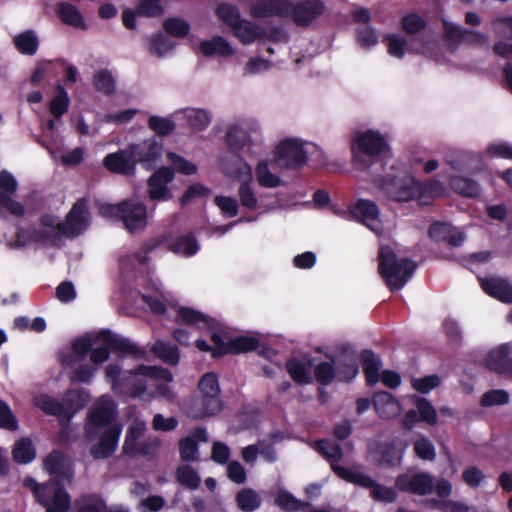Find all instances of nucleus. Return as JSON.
Returning <instances> with one entry per match:
<instances>
[{
	"label": "nucleus",
	"mask_w": 512,
	"mask_h": 512,
	"mask_svg": "<svg viewBox=\"0 0 512 512\" xmlns=\"http://www.w3.org/2000/svg\"><path fill=\"white\" fill-rule=\"evenodd\" d=\"M151 285L155 294H144L142 296L151 311L155 314L167 315L168 318L173 319L176 323L207 329L214 344V348L212 349L214 357L226 353H241L256 349L258 341L255 338L246 336L231 338L225 331L218 327V324L214 320L208 318L201 312L174 303L170 293L164 292L160 283L152 282Z\"/></svg>",
	"instance_id": "nucleus-1"
},
{
	"label": "nucleus",
	"mask_w": 512,
	"mask_h": 512,
	"mask_svg": "<svg viewBox=\"0 0 512 512\" xmlns=\"http://www.w3.org/2000/svg\"><path fill=\"white\" fill-rule=\"evenodd\" d=\"M132 354L142 358L145 351L132 341L109 331L86 334L75 339L71 351L61 354L60 359L65 368L73 370L72 381L89 383L94 378L98 366L109 359L110 351Z\"/></svg>",
	"instance_id": "nucleus-2"
},
{
	"label": "nucleus",
	"mask_w": 512,
	"mask_h": 512,
	"mask_svg": "<svg viewBox=\"0 0 512 512\" xmlns=\"http://www.w3.org/2000/svg\"><path fill=\"white\" fill-rule=\"evenodd\" d=\"M114 416L115 402L107 395H103L89 413L85 427L86 436L89 441L99 436L98 441L90 448V453L95 459L108 458L118 446L122 426L113 422Z\"/></svg>",
	"instance_id": "nucleus-3"
},
{
	"label": "nucleus",
	"mask_w": 512,
	"mask_h": 512,
	"mask_svg": "<svg viewBox=\"0 0 512 512\" xmlns=\"http://www.w3.org/2000/svg\"><path fill=\"white\" fill-rule=\"evenodd\" d=\"M106 380L111 388L118 394H129L133 397L142 395L147 389L146 379L163 380L165 384L157 386V394L165 399H172L173 395L167 383L172 381V374L160 367L141 365L135 370L122 372V366L118 363H110L105 368Z\"/></svg>",
	"instance_id": "nucleus-4"
},
{
	"label": "nucleus",
	"mask_w": 512,
	"mask_h": 512,
	"mask_svg": "<svg viewBox=\"0 0 512 512\" xmlns=\"http://www.w3.org/2000/svg\"><path fill=\"white\" fill-rule=\"evenodd\" d=\"M416 263L408 258H398L395 251L380 245L379 272L390 290H400L412 277Z\"/></svg>",
	"instance_id": "nucleus-5"
},
{
	"label": "nucleus",
	"mask_w": 512,
	"mask_h": 512,
	"mask_svg": "<svg viewBox=\"0 0 512 512\" xmlns=\"http://www.w3.org/2000/svg\"><path fill=\"white\" fill-rule=\"evenodd\" d=\"M389 151V144L379 131L369 129L353 140L354 162L359 168H368Z\"/></svg>",
	"instance_id": "nucleus-6"
},
{
	"label": "nucleus",
	"mask_w": 512,
	"mask_h": 512,
	"mask_svg": "<svg viewBox=\"0 0 512 512\" xmlns=\"http://www.w3.org/2000/svg\"><path fill=\"white\" fill-rule=\"evenodd\" d=\"M98 214L107 220L121 221L122 224H147L146 205L138 200L124 199L116 204L99 203Z\"/></svg>",
	"instance_id": "nucleus-7"
},
{
	"label": "nucleus",
	"mask_w": 512,
	"mask_h": 512,
	"mask_svg": "<svg viewBox=\"0 0 512 512\" xmlns=\"http://www.w3.org/2000/svg\"><path fill=\"white\" fill-rule=\"evenodd\" d=\"M201 393L192 406L189 415L193 418H202L219 413L222 409V402L219 398L220 388L217 376L214 373H206L199 381Z\"/></svg>",
	"instance_id": "nucleus-8"
},
{
	"label": "nucleus",
	"mask_w": 512,
	"mask_h": 512,
	"mask_svg": "<svg viewBox=\"0 0 512 512\" xmlns=\"http://www.w3.org/2000/svg\"><path fill=\"white\" fill-rule=\"evenodd\" d=\"M25 487L32 490L36 500L46 508V512H67L71 505L69 494L61 487H54L53 483L39 485L35 479L27 477Z\"/></svg>",
	"instance_id": "nucleus-9"
},
{
	"label": "nucleus",
	"mask_w": 512,
	"mask_h": 512,
	"mask_svg": "<svg viewBox=\"0 0 512 512\" xmlns=\"http://www.w3.org/2000/svg\"><path fill=\"white\" fill-rule=\"evenodd\" d=\"M357 374L358 366L352 353L321 362L315 367V378L324 385L330 384L336 378L341 381H350Z\"/></svg>",
	"instance_id": "nucleus-10"
},
{
	"label": "nucleus",
	"mask_w": 512,
	"mask_h": 512,
	"mask_svg": "<svg viewBox=\"0 0 512 512\" xmlns=\"http://www.w3.org/2000/svg\"><path fill=\"white\" fill-rule=\"evenodd\" d=\"M85 226H21L16 231L15 246H25L32 242L48 241V234L74 238L84 232Z\"/></svg>",
	"instance_id": "nucleus-11"
},
{
	"label": "nucleus",
	"mask_w": 512,
	"mask_h": 512,
	"mask_svg": "<svg viewBox=\"0 0 512 512\" xmlns=\"http://www.w3.org/2000/svg\"><path fill=\"white\" fill-rule=\"evenodd\" d=\"M334 472L342 479L370 489V496L376 501L393 502L397 493L391 487L376 483L369 476L357 471L345 468L341 465H334Z\"/></svg>",
	"instance_id": "nucleus-12"
},
{
	"label": "nucleus",
	"mask_w": 512,
	"mask_h": 512,
	"mask_svg": "<svg viewBox=\"0 0 512 512\" xmlns=\"http://www.w3.org/2000/svg\"><path fill=\"white\" fill-rule=\"evenodd\" d=\"M273 154L277 166L285 169H300L308 159L303 143L292 138L280 141Z\"/></svg>",
	"instance_id": "nucleus-13"
},
{
	"label": "nucleus",
	"mask_w": 512,
	"mask_h": 512,
	"mask_svg": "<svg viewBox=\"0 0 512 512\" xmlns=\"http://www.w3.org/2000/svg\"><path fill=\"white\" fill-rule=\"evenodd\" d=\"M44 469L50 474L54 487L70 484L74 477L73 462L70 456L53 450L46 456L43 462Z\"/></svg>",
	"instance_id": "nucleus-14"
},
{
	"label": "nucleus",
	"mask_w": 512,
	"mask_h": 512,
	"mask_svg": "<svg viewBox=\"0 0 512 512\" xmlns=\"http://www.w3.org/2000/svg\"><path fill=\"white\" fill-rule=\"evenodd\" d=\"M325 11L321 0H303L294 4L289 0L288 17L299 27H307Z\"/></svg>",
	"instance_id": "nucleus-15"
},
{
	"label": "nucleus",
	"mask_w": 512,
	"mask_h": 512,
	"mask_svg": "<svg viewBox=\"0 0 512 512\" xmlns=\"http://www.w3.org/2000/svg\"><path fill=\"white\" fill-rule=\"evenodd\" d=\"M395 485L402 491L427 495L434 488V479L429 473L407 471L397 477Z\"/></svg>",
	"instance_id": "nucleus-16"
},
{
	"label": "nucleus",
	"mask_w": 512,
	"mask_h": 512,
	"mask_svg": "<svg viewBox=\"0 0 512 512\" xmlns=\"http://www.w3.org/2000/svg\"><path fill=\"white\" fill-rule=\"evenodd\" d=\"M133 151L136 165L140 164L146 170H153L157 166L163 151V144L155 138L129 145Z\"/></svg>",
	"instance_id": "nucleus-17"
},
{
	"label": "nucleus",
	"mask_w": 512,
	"mask_h": 512,
	"mask_svg": "<svg viewBox=\"0 0 512 512\" xmlns=\"http://www.w3.org/2000/svg\"><path fill=\"white\" fill-rule=\"evenodd\" d=\"M443 30L445 38L452 43L466 44L469 46H483L487 44L488 37L486 34L464 29L457 24L447 21L443 22Z\"/></svg>",
	"instance_id": "nucleus-18"
},
{
	"label": "nucleus",
	"mask_w": 512,
	"mask_h": 512,
	"mask_svg": "<svg viewBox=\"0 0 512 512\" xmlns=\"http://www.w3.org/2000/svg\"><path fill=\"white\" fill-rule=\"evenodd\" d=\"M103 164L107 170L121 175H133L136 168V160L130 146L105 156Z\"/></svg>",
	"instance_id": "nucleus-19"
},
{
	"label": "nucleus",
	"mask_w": 512,
	"mask_h": 512,
	"mask_svg": "<svg viewBox=\"0 0 512 512\" xmlns=\"http://www.w3.org/2000/svg\"><path fill=\"white\" fill-rule=\"evenodd\" d=\"M174 179L173 169L170 167H161L156 170L148 179V192L152 200H169L172 193L167 184Z\"/></svg>",
	"instance_id": "nucleus-20"
},
{
	"label": "nucleus",
	"mask_w": 512,
	"mask_h": 512,
	"mask_svg": "<svg viewBox=\"0 0 512 512\" xmlns=\"http://www.w3.org/2000/svg\"><path fill=\"white\" fill-rule=\"evenodd\" d=\"M146 430V422L141 419H134L128 427L123 450L127 454H141L149 455L150 451L147 450L142 444L144 432Z\"/></svg>",
	"instance_id": "nucleus-21"
},
{
	"label": "nucleus",
	"mask_w": 512,
	"mask_h": 512,
	"mask_svg": "<svg viewBox=\"0 0 512 512\" xmlns=\"http://www.w3.org/2000/svg\"><path fill=\"white\" fill-rule=\"evenodd\" d=\"M511 352L512 345L510 343H505L498 346L488 353L485 359L486 366L493 371L512 377V357H510Z\"/></svg>",
	"instance_id": "nucleus-22"
},
{
	"label": "nucleus",
	"mask_w": 512,
	"mask_h": 512,
	"mask_svg": "<svg viewBox=\"0 0 512 512\" xmlns=\"http://www.w3.org/2000/svg\"><path fill=\"white\" fill-rule=\"evenodd\" d=\"M207 441L208 437L205 428L198 427L192 430L186 437L179 441L181 459L186 462L197 461L199 458L198 444Z\"/></svg>",
	"instance_id": "nucleus-23"
},
{
	"label": "nucleus",
	"mask_w": 512,
	"mask_h": 512,
	"mask_svg": "<svg viewBox=\"0 0 512 512\" xmlns=\"http://www.w3.org/2000/svg\"><path fill=\"white\" fill-rule=\"evenodd\" d=\"M289 0H258L252 6L253 18L288 17Z\"/></svg>",
	"instance_id": "nucleus-24"
},
{
	"label": "nucleus",
	"mask_w": 512,
	"mask_h": 512,
	"mask_svg": "<svg viewBox=\"0 0 512 512\" xmlns=\"http://www.w3.org/2000/svg\"><path fill=\"white\" fill-rule=\"evenodd\" d=\"M480 283L488 295L503 303H512V285L506 279L491 276L480 279Z\"/></svg>",
	"instance_id": "nucleus-25"
},
{
	"label": "nucleus",
	"mask_w": 512,
	"mask_h": 512,
	"mask_svg": "<svg viewBox=\"0 0 512 512\" xmlns=\"http://www.w3.org/2000/svg\"><path fill=\"white\" fill-rule=\"evenodd\" d=\"M351 218L361 224L378 220L380 211L377 204L369 199H358L348 206Z\"/></svg>",
	"instance_id": "nucleus-26"
},
{
	"label": "nucleus",
	"mask_w": 512,
	"mask_h": 512,
	"mask_svg": "<svg viewBox=\"0 0 512 512\" xmlns=\"http://www.w3.org/2000/svg\"><path fill=\"white\" fill-rule=\"evenodd\" d=\"M374 408L377 414L382 418H394L402 410L398 400L388 392H378L373 398Z\"/></svg>",
	"instance_id": "nucleus-27"
},
{
	"label": "nucleus",
	"mask_w": 512,
	"mask_h": 512,
	"mask_svg": "<svg viewBox=\"0 0 512 512\" xmlns=\"http://www.w3.org/2000/svg\"><path fill=\"white\" fill-rule=\"evenodd\" d=\"M56 14L62 23L75 29L86 30L87 25L80 10L68 2H59L56 7Z\"/></svg>",
	"instance_id": "nucleus-28"
},
{
	"label": "nucleus",
	"mask_w": 512,
	"mask_h": 512,
	"mask_svg": "<svg viewBox=\"0 0 512 512\" xmlns=\"http://www.w3.org/2000/svg\"><path fill=\"white\" fill-rule=\"evenodd\" d=\"M428 233L432 240L445 242L453 247L462 245L466 238L455 226H430Z\"/></svg>",
	"instance_id": "nucleus-29"
},
{
	"label": "nucleus",
	"mask_w": 512,
	"mask_h": 512,
	"mask_svg": "<svg viewBox=\"0 0 512 512\" xmlns=\"http://www.w3.org/2000/svg\"><path fill=\"white\" fill-rule=\"evenodd\" d=\"M450 188L453 192L467 198L480 196L481 187L477 181L470 177L455 175L450 178Z\"/></svg>",
	"instance_id": "nucleus-30"
},
{
	"label": "nucleus",
	"mask_w": 512,
	"mask_h": 512,
	"mask_svg": "<svg viewBox=\"0 0 512 512\" xmlns=\"http://www.w3.org/2000/svg\"><path fill=\"white\" fill-rule=\"evenodd\" d=\"M390 192L393 199L398 202H408L413 199L419 200L418 180L413 177L406 178L395 183Z\"/></svg>",
	"instance_id": "nucleus-31"
},
{
	"label": "nucleus",
	"mask_w": 512,
	"mask_h": 512,
	"mask_svg": "<svg viewBox=\"0 0 512 512\" xmlns=\"http://www.w3.org/2000/svg\"><path fill=\"white\" fill-rule=\"evenodd\" d=\"M200 50L206 57H211L213 55L229 57L234 54V49L222 36H214L211 40H203L200 43Z\"/></svg>",
	"instance_id": "nucleus-32"
},
{
	"label": "nucleus",
	"mask_w": 512,
	"mask_h": 512,
	"mask_svg": "<svg viewBox=\"0 0 512 512\" xmlns=\"http://www.w3.org/2000/svg\"><path fill=\"white\" fill-rule=\"evenodd\" d=\"M233 35L244 45L251 44L256 40L261 41L263 28L250 20L242 19L234 29Z\"/></svg>",
	"instance_id": "nucleus-33"
},
{
	"label": "nucleus",
	"mask_w": 512,
	"mask_h": 512,
	"mask_svg": "<svg viewBox=\"0 0 512 512\" xmlns=\"http://www.w3.org/2000/svg\"><path fill=\"white\" fill-rule=\"evenodd\" d=\"M287 371L291 378L299 384H308L312 381L310 360L292 359L286 364Z\"/></svg>",
	"instance_id": "nucleus-34"
},
{
	"label": "nucleus",
	"mask_w": 512,
	"mask_h": 512,
	"mask_svg": "<svg viewBox=\"0 0 512 512\" xmlns=\"http://www.w3.org/2000/svg\"><path fill=\"white\" fill-rule=\"evenodd\" d=\"M90 221L89 200L82 197L72 205L63 224H90Z\"/></svg>",
	"instance_id": "nucleus-35"
},
{
	"label": "nucleus",
	"mask_w": 512,
	"mask_h": 512,
	"mask_svg": "<svg viewBox=\"0 0 512 512\" xmlns=\"http://www.w3.org/2000/svg\"><path fill=\"white\" fill-rule=\"evenodd\" d=\"M13 43L23 55H35L39 48V40L33 30H26L14 36Z\"/></svg>",
	"instance_id": "nucleus-36"
},
{
	"label": "nucleus",
	"mask_w": 512,
	"mask_h": 512,
	"mask_svg": "<svg viewBox=\"0 0 512 512\" xmlns=\"http://www.w3.org/2000/svg\"><path fill=\"white\" fill-rule=\"evenodd\" d=\"M89 401V394L84 390L67 392L63 399L65 406V418H71L75 412L82 409Z\"/></svg>",
	"instance_id": "nucleus-37"
},
{
	"label": "nucleus",
	"mask_w": 512,
	"mask_h": 512,
	"mask_svg": "<svg viewBox=\"0 0 512 512\" xmlns=\"http://www.w3.org/2000/svg\"><path fill=\"white\" fill-rule=\"evenodd\" d=\"M363 370L365 372L367 382L375 384L380 380V370L382 367L380 359L369 350L362 353Z\"/></svg>",
	"instance_id": "nucleus-38"
},
{
	"label": "nucleus",
	"mask_w": 512,
	"mask_h": 512,
	"mask_svg": "<svg viewBox=\"0 0 512 512\" xmlns=\"http://www.w3.org/2000/svg\"><path fill=\"white\" fill-rule=\"evenodd\" d=\"M168 247L172 252L186 257L194 255L199 250V244L191 234L176 238Z\"/></svg>",
	"instance_id": "nucleus-39"
},
{
	"label": "nucleus",
	"mask_w": 512,
	"mask_h": 512,
	"mask_svg": "<svg viewBox=\"0 0 512 512\" xmlns=\"http://www.w3.org/2000/svg\"><path fill=\"white\" fill-rule=\"evenodd\" d=\"M70 103L67 91L61 84H58L56 86V94L49 104L50 113L54 118L59 119L68 111Z\"/></svg>",
	"instance_id": "nucleus-40"
},
{
	"label": "nucleus",
	"mask_w": 512,
	"mask_h": 512,
	"mask_svg": "<svg viewBox=\"0 0 512 512\" xmlns=\"http://www.w3.org/2000/svg\"><path fill=\"white\" fill-rule=\"evenodd\" d=\"M94 88L107 96L113 95L116 91V81L108 69L97 71L92 79Z\"/></svg>",
	"instance_id": "nucleus-41"
},
{
	"label": "nucleus",
	"mask_w": 512,
	"mask_h": 512,
	"mask_svg": "<svg viewBox=\"0 0 512 512\" xmlns=\"http://www.w3.org/2000/svg\"><path fill=\"white\" fill-rule=\"evenodd\" d=\"M255 176L258 184L264 188H276L282 185V179L269 169L267 161H260L255 168Z\"/></svg>",
	"instance_id": "nucleus-42"
},
{
	"label": "nucleus",
	"mask_w": 512,
	"mask_h": 512,
	"mask_svg": "<svg viewBox=\"0 0 512 512\" xmlns=\"http://www.w3.org/2000/svg\"><path fill=\"white\" fill-rule=\"evenodd\" d=\"M216 15L231 29H234L242 21L239 8L231 3L219 4L216 8Z\"/></svg>",
	"instance_id": "nucleus-43"
},
{
	"label": "nucleus",
	"mask_w": 512,
	"mask_h": 512,
	"mask_svg": "<svg viewBox=\"0 0 512 512\" xmlns=\"http://www.w3.org/2000/svg\"><path fill=\"white\" fill-rule=\"evenodd\" d=\"M175 48V43L162 32L154 33L149 38V52L157 57H163Z\"/></svg>",
	"instance_id": "nucleus-44"
},
{
	"label": "nucleus",
	"mask_w": 512,
	"mask_h": 512,
	"mask_svg": "<svg viewBox=\"0 0 512 512\" xmlns=\"http://www.w3.org/2000/svg\"><path fill=\"white\" fill-rule=\"evenodd\" d=\"M162 27L169 36L175 38L187 37L191 29L189 22L181 17L166 18L162 23Z\"/></svg>",
	"instance_id": "nucleus-45"
},
{
	"label": "nucleus",
	"mask_w": 512,
	"mask_h": 512,
	"mask_svg": "<svg viewBox=\"0 0 512 512\" xmlns=\"http://www.w3.org/2000/svg\"><path fill=\"white\" fill-rule=\"evenodd\" d=\"M34 405L46 414L65 417L64 403L48 395L42 394L35 397Z\"/></svg>",
	"instance_id": "nucleus-46"
},
{
	"label": "nucleus",
	"mask_w": 512,
	"mask_h": 512,
	"mask_svg": "<svg viewBox=\"0 0 512 512\" xmlns=\"http://www.w3.org/2000/svg\"><path fill=\"white\" fill-rule=\"evenodd\" d=\"M236 502L242 511L252 512L260 507L261 497L255 490L244 488L237 493Z\"/></svg>",
	"instance_id": "nucleus-47"
},
{
	"label": "nucleus",
	"mask_w": 512,
	"mask_h": 512,
	"mask_svg": "<svg viewBox=\"0 0 512 512\" xmlns=\"http://www.w3.org/2000/svg\"><path fill=\"white\" fill-rule=\"evenodd\" d=\"M419 184V201L427 203L440 197L445 192V187L439 180H429L427 182L418 181Z\"/></svg>",
	"instance_id": "nucleus-48"
},
{
	"label": "nucleus",
	"mask_w": 512,
	"mask_h": 512,
	"mask_svg": "<svg viewBox=\"0 0 512 512\" xmlns=\"http://www.w3.org/2000/svg\"><path fill=\"white\" fill-rule=\"evenodd\" d=\"M271 493L275 496V503L284 510L298 511L304 507V503L297 500L292 494L281 488H277Z\"/></svg>",
	"instance_id": "nucleus-49"
},
{
	"label": "nucleus",
	"mask_w": 512,
	"mask_h": 512,
	"mask_svg": "<svg viewBox=\"0 0 512 512\" xmlns=\"http://www.w3.org/2000/svg\"><path fill=\"white\" fill-rule=\"evenodd\" d=\"M151 349L155 355L168 364L176 365L179 361L178 349L169 343L157 341Z\"/></svg>",
	"instance_id": "nucleus-50"
},
{
	"label": "nucleus",
	"mask_w": 512,
	"mask_h": 512,
	"mask_svg": "<svg viewBox=\"0 0 512 512\" xmlns=\"http://www.w3.org/2000/svg\"><path fill=\"white\" fill-rule=\"evenodd\" d=\"M13 458L16 462L27 464L35 458V450L29 439H21L15 443Z\"/></svg>",
	"instance_id": "nucleus-51"
},
{
	"label": "nucleus",
	"mask_w": 512,
	"mask_h": 512,
	"mask_svg": "<svg viewBox=\"0 0 512 512\" xmlns=\"http://www.w3.org/2000/svg\"><path fill=\"white\" fill-rule=\"evenodd\" d=\"M247 137L248 135L243 128L238 125H232L226 133L227 145L231 150L240 151L245 147Z\"/></svg>",
	"instance_id": "nucleus-52"
},
{
	"label": "nucleus",
	"mask_w": 512,
	"mask_h": 512,
	"mask_svg": "<svg viewBox=\"0 0 512 512\" xmlns=\"http://www.w3.org/2000/svg\"><path fill=\"white\" fill-rule=\"evenodd\" d=\"M148 127L158 136H168L174 132L176 125L170 118L152 115L148 118Z\"/></svg>",
	"instance_id": "nucleus-53"
},
{
	"label": "nucleus",
	"mask_w": 512,
	"mask_h": 512,
	"mask_svg": "<svg viewBox=\"0 0 512 512\" xmlns=\"http://www.w3.org/2000/svg\"><path fill=\"white\" fill-rule=\"evenodd\" d=\"M167 159L170 161V168L173 169L174 173L176 171L180 174L189 176L197 172V166L194 163L186 160L175 152H168Z\"/></svg>",
	"instance_id": "nucleus-54"
},
{
	"label": "nucleus",
	"mask_w": 512,
	"mask_h": 512,
	"mask_svg": "<svg viewBox=\"0 0 512 512\" xmlns=\"http://www.w3.org/2000/svg\"><path fill=\"white\" fill-rule=\"evenodd\" d=\"M427 26L426 20L417 13H408L401 19L402 30L409 35L417 34Z\"/></svg>",
	"instance_id": "nucleus-55"
},
{
	"label": "nucleus",
	"mask_w": 512,
	"mask_h": 512,
	"mask_svg": "<svg viewBox=\"0 0 512 512\" xmlns=\"http://www.w3.org/2000/svg\"><path fill=\"white\" fill-rule=\"evenodd\" d=\"M318 451L331 463V468L334 470V465L342 458V450L338 444L329 440H321L317 443Z\"/></svg>",
	"instance_id": "nucleus-56"
},
{
	"label": "nucleus",
	"mask_w": 512,
	"mask_h": 512,
	"mask_svg": "<svg viewBox=\"0 0 512 512\" xmlns=\"http://www.w3.org/2000/svg\"><path fill=\"white\" fill-rule=\"evenodd\" d=\"M187 122L194 132H200L205 130L210 124V116L203 109H192L187 115Z\"/></svg>",
	"instance_id": "nucleus-57"
},
{
	"label": "nucleus",
	"mask_w": 512,
	"mask_h": 512,
	"mask_svg": "<svg viewBox=\"0 0 512 512\" xmlns=\"http://www.w3.org/2000/svg\"><path fill=\"white\" fill-rule=\"evenodd\" d=\"M138 16L156 18L163 14L164 8L161 0H139L136 6Z\"/></svg>",
	"instance_id": "nucleus-58"
},
{
	"label": "nucleus",
	"mask_w": 512,
	"mask_h": 512,
	"mask_svg": "<svg viewBox=\"0 0 512 512\" xmlns=\"http://www.w3.org/2000/svg\"><path fill=\"white\" fill-rule=\"evenodd\" d=\"M107 507L102 498L97 495H89L77 502L76 512H106Z\"/></svg>",
	"instance_id": "nucleus-59"
},
{
	"label": "nucleus",
	"mask_w": 512,
	"mask_h": 512,
	"mask_svg": "<svg viewBox=\"0 0 512 512\" xmlns=\"http://www.w3.org/2000/svg\"><path fill=\"white\" fill-rule=\"evenodd\" d=\"M384 42L387 43L388 53L398 59H402L405 55L407 40L398 34H387L384 36Z\"/></svg>",
	"instance_id": "nucleus-60"
},
{
	"label": "nucleus",
	"mask_w": 512,
	"mask_h": 512,
	"mask_svg": "<svg viewBox=\"0 0 512 512\" xmlns=\"http://www.w3.org/2000/svg\"><path fill=\"white\" fill-rule=\"evenodd\" d=\"M177 480L185 487L196 489L200 484V477L196 471L188 465L180 466L176 472Z\"/></svg>",
	"instance_id": "nucleus-61"
},
{
	"label": "nucleus",
	"mask_w": 512,
	"mask_h": 512,
	"mask_svg": "<svg viewBox=\"0 0 512 512\" xmlns=\"http://www.w3.org/2000/svg\"><path fill=\"white\" fill-rule=\"evenodd\" d=\"M209 193H210V189L207 188L206 186H204L200 183L192 184V185L188 186V188L185 190L184 194L182 195V197L180 199L181 206L184 207V206L192 203L196 199L207 197L209 195Z\"/></svg>",
	"instance_id": "nucleus-62"
},
{
	"label": "nucleus",
	"mask_w": 512,
	"mask_h": 512,
	"mask_svg": "<svg viewBox=\"0 0 512 512\" xmlns=\"http://www.w3.org/2000/svg\"><path fill=\"white\" fill-rule=\"evenodd\" d=\"M415 404L422 421L428 424H435L437 422V412L429 401L424 398H417Z\"/></svg>",
	"instance_id": "nucleus-63"
},
{
	"label": "nucleus",
	"mask_w": 512,
	"mask_h": 512,
	"mask_svg": "<svg viewBox=\"0 0 512 512\" xmlns=\"http://www.w3.org/2000/svg\"><path fill=\"white\" fill-rule=\"evenodd\" d=\"M509 399L510 397L507 391L502 389L491 390L482 396L481 404L483 406L503 405L507 404Z\"/></svg>",
	"instance_id": "nucleus-64"
}]
</instances>
